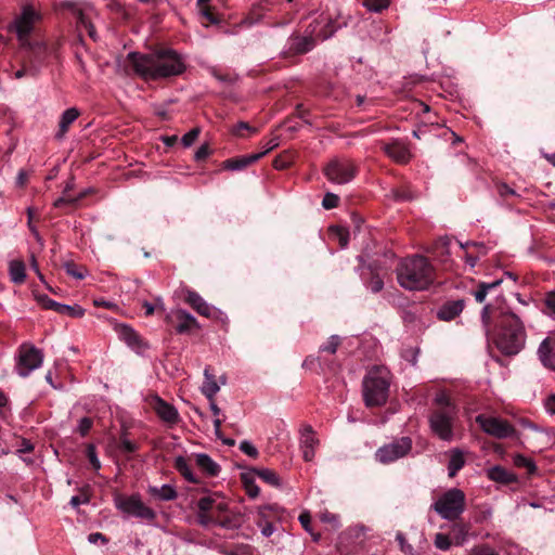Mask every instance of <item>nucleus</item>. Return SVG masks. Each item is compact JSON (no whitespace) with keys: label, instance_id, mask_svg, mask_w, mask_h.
<instances>
[{"label":"nucleus","instance_id":"nucleus-29","mask_svg":"<svg viewBox=\"0 0 555 555\" xmlns=\"http://www.w3.org/2000/svg\"><path fill=\"white\" fill-rule=\"evenodd\" d=\"M149 492L154 498L163 501H171L177 498V491L169 485H163L162 487H150Z\"/></svg>","mask_w":555,"mask_h":555},{"label":"nucleus","instance_id":"nucleus-13","mask_svg":"<svg viewBox=\"0 0 555 555\" xmlns=\"http://www.w3.org/2000/svg\"><path fill=\"white\" fill-rule=\"evenodd\" d=\"M67 7L77 17L78 24L87 29L89 36L93 40H96L95 29L91 21L92 14H95L93 5L91 3L83 2L81 4L68 3Z\"/></svg>","mask_w":555,"mask_h":555},{"label":"nucleus","instance_id":"nucleus-41","mask_svg":"<svg viewBox=\"0 0 555 555\" xmlns=\"http://www.w3.org/2000/svg\"><path fill=\"white\" fill-rule=\"evenodd\" d=\"M364 5L372 12H380L388 8L389 0H364Z\"/></svg>","mask_w":555,"mask_h":555},{"label":"nucleus","instance_id":"nucleus-35","mask_svg":"<svg viewBox=\"0 0 555 555\" xmlns=\"http://www.w3.org/2000/svg\"><path fill=\"white\" fill-rule=\"evenodd\" d=\"M254 473L260 478L262 479L264 482L271 485V486H274V487H279L280 486V478L279 476L276 475L275 472L271 470V469H268V468H262V469H255Z\"/></svg>","mask_w":555,"mask_h":555},{"label":"nucleus","instance_id":"nucleus-51","mask_svg":"<svg viewBox=\"0 0 555 555\" xmlns=\"http://www.w3.org/2000/svg\"><path fill=\"white\" fill-rule=\"evenodd\" d=\"M339 344H340L339 337L337 335H333L330 337L328 341L321 347V350L327 351L330 353H335Z\"/></svg>","mask_w":555,"mask_h":555},{"label":"nucleus","instance_id":"nucleus-3","mask_svg":"<svg viewBox=\"0 0 555 555\" xmlns=\"http://www.w3.org/2000/svg\"><path fill=\"white\" fill-rule=\"evenodd\" d=\"M525 340L526 334L519 318L514 313L503 314L494 337L498 349L506 356H514L522 349Z\"/></svg>","mask_w":555,"mask_h":555},{"label":"nucleus","instance_id":"nucleus-39","mask_svg":"<svg viewBox=\"0 0 555 555\" xmlns=\"http://www.w3.org/2000/svg\"><path fill=\"white\" fill-rule=\"evenodd\" d=\"M435 546L440 551H448L452 545V540L448 534L436 533L434 539Z\"/></svg>","mask_w":555,"mask_h":555},{"label":"nucleus","instance_id":"nucleus-19","mask_svg":"<svg viewBox=\"0 0 555 555\" xmlns=\"http://www.w3.org/2000/svg\"><path fill=\"white\" fill-rule=\"evenodd\" d=\"M465 302L463 299L444 302L438 310L437 317L442 321H452L463 311Z\"/></svg>","mask_w":555,"mask_h":555},{"label":"nucleus","instance_id":"nucleus-62","mask_svg":"<svg viewBox=\"0 0 555 555\" xmlns=\"http://www.w3.org/2000/svg\"><path fill=\"white\" fill-rule=\"evenodd\" d=\"M209 153H210L209 146L207 144H203L195 152V155H194L195 160H197V162L204 160L205 158H207Z\"/></svg>","mask_w":555,"mask_h":555},{"label":"nucleus","instance_id":"nucleus-45","mask_svg":"<svg viewBox=\"0 0 555 555\" xmlns=\"http://www.w3.org/2000/svg\"><path fill=\"white\" fill-rule=\"evenodd\" d=\"M217 525L225 529H233L240 526V519L236 516H224L217 519Z\"/></svg>","mask_w":555,"mask_h":555},{"label":"nucleus","instance_id":"nucleus-23","mask_svg":"<svg viewBox=\"0 0 555 555\" xmlns=\"http://www.w3.org/2000/svg\"><path fill=\"white\" fill-rule=\"evenodd\" d=\"M261 157L262 154H251L238 158H230L223 163V167L229 170H242L253 163L259 160Z\"/></svg>","mask_w":555,"mask_h":555},{"label":"nucleus","instance_id":"nucleus-8","mask_svg":"<svg viewBox=\"0 0 555 555\" xmlns=\"http://www.w3.org/2000/svg\"><path fill=\"white\" fill-rule=\"evenodd\" d=\"M42 352L33 345H22L18 351V359L15 366L21 377H27L33 371L42 364Z\"/></svg>","mask_w":555,"mask_h":555},{"label":"nucleus","instance_id":"nucleus-4","mask_svg":"<svg viewBox=\"0 0 555 555\" xmlns=\"http://www.w3.org/2000/svg\"><path fill=\"white\" fill-rule=\"evenodd\" d=\"M363 398L369 408L380 406L388 399L390 373L386 367L372 369L363 379Z\"/></svg>","mask_w":555,"mask_h":555},{"label":"nucleus","instance_id":"nucleus-49","mask_svg":"<svg viewBox=\"0 0 555 555\" xmlns=\"http://www.w3.org/2000/svg\"><path fill=\"white\" fill-rule=\"evenodd\" d=\"M339 197L334 193H326L322 201V206L325 209H332L338 206Z\"/></svg>","mask_w":555,"mask_h":555},{"label":"nucleus","instance_id":"nucleus-11","mask_svg":"<svg viewBox=\"0 0 555 555\" xmlns=\"http://www.w3.org/2000/svg\"><path fill=\"white\" fill-rule=\"evenodd\" d=\"M412 449V440L409 437H401L390 443L380 447L376 453V460L383 464L395 462L405 456Z\"/></svg>","mask_w":555,"mask_h":555},{"label":"nucleus","instance_id":"nucleus-5","mask_svg":"<svg viewBox=\"0 0 555 555\" xmlns=\"http://www.w3.org/2000/svg\"><path fill=\"white\" fill-rule=\"evenodd\" d=\"M465 506V493L461 489L452 488L437 499L433 508L442 519L455 521L464 513Z\"/></svg>","mask_w":555,"mask_h":555},{"label":"nucleus","instance_id":"nucleus-26","mask_svg":"<svg viewBox=\"0 0 555 555\" xmlns=\"http://www.w3.org/2000/svg\"><path fill=\"white\" fill-rule=\"evenodd\" d=\"M195 461L197 466L209 476H217L220 472V466L205 453L196 454Z\"/></svg>","mask_w":555,"mask_h":555},{"label":"nucleus","instance_id":"nucleus-28","mask_svg":"<svg viewBox=\"0 0 555 555\" xmlns=\"http://www.w3.org/2000/svg\"><path fill=\"white\" fill-rule=\"evenodd\" d=\"M488 477L491 480L501 482V483H509V482L514 481V479H515V476L512 473H509L508 470H506L505 468H503L501 466L491 467L488 470Z\"/></svg>","mask_w":555,"mask_h":555},{"label":"nucleus","instance_id":"nucleus-40","mask_svg":"<svg viewBox=\"0 0 555 555\" xmlns=\"http://www.w3.org/2000/svg\"><path fill=\"white\" fill-rule=\"evenodd\" d=\"M299 521L301 524V526L305 528L306 531H308L311 535H312V539L313 541H319L321 535L319 533H313L312 532V529H311V526H310V522H311V516L308 512H304L300 514L299 516Z\"/></svg>","mask_w":555,"mask_h":555},{"label":"nucleus","instance_id":"nucleus-53","mask_svg":"<svg viewBox=\"0 0 555 555\" xmlns=\"http://www.w3.org/2000/svg\"><path fill=\"white\" fill-rule=\"evenodd\" d=\"M198 134H199V129L198 128H193L192 130H190L188 133H185L182 137V139H181L182 144L185 147L191 146L196 141Z\"/></svg>","mask_w":555,"mask_h":555},{"label":"nucleus","instance_id":"nucleus-43","mask_svg":"<svg viewBox=\"0 0 555 555\" xmlns=\"http://www.w3.org/2000/svg\"><path fill=\"white\" fill-rule=\"evenodd\" d=\"M435 403L437 405L436 410H447V408H455L446 392L437 393L435 398Z\"/></svg>","mask_w":555,"mask_h":555},{"label":"nucleus","instance_id":"nucleus-22","mask_svg":"<svg viewBox=\"0 0 555 555\" xmlns=\"http://www.w3.org/2000/svg\"><path fill=\"white\" fill-rule=\"evenodd\" d=\"M185 301L201 315L210 317L211 307L194 291H188Z\"/></svg>","mask_w":555,"mask_h":555},{"label":"nucleus","instance_id":"nucleus-42","mask_svg":"<svg viewBox=\"0 0 555 555\" xmlns=\"http://www.w3.org/2000/svg\"><path fill=\"white\" fill-rule=\"evenodd\" d=\"M88 193V191H83L81 192L78 196H69V195H63L62 197L57 198L55 202H54V206L60 208L62 207L63 205L65 204H76L79 199H81L83 196H86V194Z\"/></svg>","mask_w":555,"mask_h":555},{"label":"nucleus","instance_id":"nucleus-54","mask_svg":"<svg viewBox=\"0 0 555 555\" xmlns=\"http://www.w3.org/2000/svg\"><path fill=\"white\" fill-rule=\"evenodd\" d=\"M215 502L216 501L209 496L202 498L197 503L198 512L209 513L214 509Z\"/></svg>","mask_w":555,"mask_h":555},{"label":"nucleus","instance_id":"nucleus-21","mask_svg":"<svg viewBox=\"0 0 555 555\" xmlns=\"http://www.w3.org/2000/svg\"><path fill=\"white\" fill-rule=\"evenodd\" d=\"M314 39L312 37L293 36L288 40V49L294 54H304L312 50Z\"/></svg>","mask_w":555,"mask_h":555},{"label":"nucleus","instance_id":"nucleus-61","mask_svg":"<svg viewBox=\"0 0 555 555\" xmlns=\"http://www.w3.org/2000/svg\"><path fill=\"white\" fill-rule=\"evenodd\" d=\"M544 301L550 314L555 315V291L547 293Z\"/></svg>","mask_w":555,"mask_h":555},{"label":"nucleus","instance_id":"nucleus-24","mask_svg":"<svg viewBox=\"0 0 555 555\" xmlns=\"http://www.w3.org/2000/svg\"><path fill=\"white\" fill-rule=\"evenodd\" d=\"M201 390L208 400H212L220 390V386L218 385L216 377L210 373L209 367L204 370V383Z\"/></svg>","mask_w":555,"mask_h":555},{"label":"nucleus","instance_id":"nucleus-37","mask_svg":"<svg viewBox=\"0 0 555 555\" xmlns=\"http://www.w3.org/2000/svg\"><path fill=\"white\" fill-rule=\"evenodd\" d=\"M59 313L67 314L73 318H81L85 315V309H82L78 305L68 306V305H60Z\"/></svg>","mask_w":555,"mask_h":555},{"label":"nucleus","instance_id":"nucleus-18","mask_svg":"<svg viewBox=\"0 0 555 555\" xmlns=\"http://www.w3.org/2000/svg\"><path fill=\"white\" fill-rule=\"evenodd\" d=\"M383 150L389 158L398 164L409 163L412 156L408 146L400 141H393L389 144H385Z\"/></svg>","mask_w":555,"mask_h":555},{"label":"nucleus","instance_id":"nucleus-44","mask_svg":"<svg viewBox=\"0 0 555 555\" xmlns=\"http://www.w3.org/2000/svg\"><path fill=\"white\" fill-rule=\"evenodd\" d=\"M467 555H499V553L490 545L481 544L470 548Z\"/></svg>","mask_w":555,"mask_h":555},{"label":"nucleus","instance_id":"nucleus-58","mask_svg":"<svg viewBox=\"0 0 555 555\" xmlns=\"http://www.w3.org/2000/svg\"><path fill=\"white\" fill-rule=\"evenodd\" d=\"M197 521L201 526L207 527L210 524L217 525V519H215L209 513L198 512L197 513Z\"/></svg>","mask_w":555,"mask_h":555},{"label":"nucleus","instance_id":"nucleus-64","mask_svg":"<svg viewBox=\"0 0 555 555\" xmlns=\"http://www.w3.org/2000/svg\"><path fill=\"white\" fill-rule=\"evenodd\" d=\"M544 406L548 413L555 414V393L546 398Z\"/></svg>","mask_w":555,"mask_h":555},{"label":"nucleus","instance_id":"nucleus-16","mask_svg":"<svg viewBox=\"0 0 555 555\" xmlns=\"http://www.w3.org/2000/svg\"><path fill=\"white\" fill-rule=\"evenodd\" d=\"M151 406L163 422L169 425L178 423L179 413L177 409L168 402L164 401L160 397L154 396L151 399Z\"/></svg>","mask_w":555,"mask_h":555},{"label":"nucleus","instance_id":"nucleus-57","mask_svg":"<svg viewBox=\"0 0 555 555\" xmlns=\"http://www.w3.org/2000/svg\"><path fill=\"white\" fill-rule=\"evenodd\" d=\"M320 518L323 522L331 524L333 526V528L339 527V518L335 514H332L330 512H324L321 514Z\"/></svg>","mask_w":555,"mask_h":555},{"label":"nucleus","instance_id":"nucleus-36","mask_svg":"<svg viewBox=\"0 0 555 555\" xmlns=\"http://www.w3.org/2000/svg\"><path fill=\"white\" fill-rule=\"evenodd\" d=\"M120 335L122 339L131 347L139 345L140 337L138 334L129 326H122L120 330Z\"/></svg>","mask_w":555,"mask_h":555},{"label":"nucleus","instance_id":"nucleus-32","mask_svg":"<svg viewBox=\"0 0 555 555\" xmlns=\"http://www.w3.org/2000/svg\"><path fill=\"white\" fill-rule=\"evenodd\" d=\"M43 57L41 54L29 55V57L24 61V65L27 68L28 77H37L40 73L41 63L43 62Z\"/></svg>","mask_w":555,"mask_h":555},{"label":"nucleus","instance_id":"nucleus-31","mask_svg":"<svg viewBox=\"0 0 555 555\" xmlns=\"http://www.w3.org/2000/svg\"><path fill=\"white\" fill-rule=\"evenodd\" d=\"M176 469L190 482L197 483L198 479L194 476L188 461L183 456H178L175 460Z\"/></svg>","mask_w":555,"mask_h":555},{"label":"nucleus","instance_id":"nucleus-6","mask_svg":"<svg viewBox=\"0 0 555 555\" xmlns=\"http://www.w3.org/2000/svg\"><path fill=\"white\" fill-rule=\"evenodd\" d=\"M358 168L353 160L345 157L332 159L324 168L325 177L333 183H349L357 175Z\"/></svg>","mask_w":555,"mask_h":555},{"label":"nucleus","instance_id":"nucleus-50","mask_svg":"<svg viewBox=\"0 0 555 555\" xmlns=\"http://www.w3.org/2000/svg\"><path fill=\"white\" fill-rule=\"evenodd\" d=\"M240 450L250 457L255 459L258 456L257 448L248 440H243L240 443Z\"/></svg>","mask_w":555,"mask_h":555},{"label":"nucleus","instance_id":"nucleus-52","mask_svg":"<svg viewBox=\"0 0 555 555\" xmlns=\"http://www.w3.org/2000/svg\"><path fill=\"white\" fill-rule=\"evenodd\" d=\"M64 268L67 274L72 275L77 280H82L85 278L83 272L74 262H65Z\"/></svg>","mask_w":555,"mask_h":555},{"label":"nucleus","instance_id":"nucleus-12","mask_svg":"<svg viewBox=\"0 0 555 555\" xmlns=\"http://www.w3.org/2000/svg\"><path fill=\"white\" fill-rule=\"evenodd\" d=\"M116 506L122 513L152 520L155 518V512L146 506L138 496H130L126 499H120Z\"/></svg>","mask_w":555,"mask_h":555},{"label":"nucleus","instance_id":"nucleus-59","mask_svg":"<svg viewBox=\"0 0 555 555\" xmlns=\"http://www.w3.org/2000/svg\"><path fill=\"white\" fill-rule=\"evenodd\" d=\"M120 449L126 453H133L137 451L138 446L122 436L120 439Z\"/></svg>","mask_w":555,"mask_h":555},{"label":"nucleus","instance_id":"nucleus-33","mask_svg":"<svg viewBox=\"0 0 555 555\" xmlns=\"http://www.w3.org/2000/svg\"><path fill=\"white\" fill-rule=\"evenodd\" d=\"M502 283V280H495L491 283H480L478 285V288L474 292V297L476 299V301L478 302H483L486 297H487V294L493 289H495L498 286H500Z\"/></svg>","mask_w":555,"mask_h":555},{"label":"nucleus","instance_id":"nucleus-48","mask_svg":"<svg viewBox=\"0 0 555 555\" xmlns=\"http://www.w3.org/2000/svg\"><path fill=\"white\" fill-rule=\"evenodd\" d=\"M244 487L249 498L256 499L259 495L260 489L255 481L244 477Z\"/></svg>","mask_w":555,"mask_h":555},{"label":"nucleus","instance_id":"nucleus-63","mask_svg":"<svg viewBox=\"0 0 555 555\" xmlns=\"http://www.w3.org/2000/svg\"><path fill=\"white\" fill-rule=\"evenodd\" d=\"M383 286H384V282L378 276H373L369 283V288L373 293H378L379 291L383 289Z\"/></svg>","mask_w":555,"mask_h":555},{"label":"nucleus","instance_id":"nucleus-46","mask_svg":"<svg viewBox=\"0 0 555 555\" xmlns=\"http://www.w3.org/2000/svg\"><path fill=\"white\" fill-rule=\"evenodd\" d=\"M396 540L399 543L400 551L406 555H413L414 548L406 542L404 534L400 531L396 534Z\"/></svg>","mask_w":555,"mask_h":555},{"label":"nucleus","instance_id":"nucleus-9","mask_svg":"<svg viewBox=\"0 0 555 555\" xmlns=\"http://www.w3.org/2000/svg\"><path fill=\"white\" fill-rule=\"evenodd\" d=\"M456 415L455 408L447 410H435L429 418L431 430L442 440H451L453 437L452 426Z\"/></svg>","mask_w":555,"mask_h":555},{"label":"nucleus","instance_id":"nucleus-7","mask_svg":"<svg viewBox=\"0 0 555 555\" xmlns=\"http://www.w3.org/2000/svg\"><path fill=\"white\" fill-rule=\"evenodd\" d=\"M39 20L40 14L30 5H25L22 13L15 17L11 29L16 33L22 47L31 46L29 35Z\"/></svg>","mask_w":555,"mask_h":555},{"label":"nucleus","instance_id":"nucleus-38","mask_svg":"<svg viewBox=\"0 0 555 555\" xmlns=\"http://www.w3.org/2000/svg\"><path fill=\"white\" fill-rule=\"evenodd\" d=\"M332 235L339 242L341 247H346L349 242V232L341 227H331Z\"/></svg>","mask_w":555,"mask_h":555},{"label":"nucleus","instance_id":"nucleus-25","mask_svg":"<svg viewBox=\"0 0 555 555\" xmlns=\"http://www.w3.org/2000/svg\"><path fill=\"white\" fill-rule=\"evenodd\" d=\"M79 111L75 107L67 108L61 116L59 124L57 139H62L67 132L69 126L78 118Z\"/></svg>","mask_w":555,"mask_h":555},{"label":"nucleus","instance_id":"nucleus-34","mask_svg":"<svg viewBox=\"0 0 555 555\" xmlns=\"http://www.w3.org/2000/svg\"><path fill=\"white\" fill-rule=\"evenodd\" d=\"M464 463L465 461L463 453L459 450L452 451L448 465L449 476L454 477L456 473L464 466Z\"/></svg>","mask_w":555,"mask_h":555},{"label":"nucleus","instance_id":"nucleus-15","mask_svg":"<svg viewBox=\"0 0 555 555\" xmlns=\"http://www.w3.org/2000/svg\"><path fill=\"white\" fill-rule=\"evenodd\" d=\"M165 320L168 323L177 322L176 331L179 334H184L190 332L192 328L199 327L197 320L191 313L183 309L170 311L169 313H167Z\"/></svg>","mask_w":555,"mask_h":555},{"label":"nucleus","instance_id":"nucleus-27","mask_svg":"<svg viewBox=\"0 0 555 555\" xmlns=\"http://www.w3.org/2000/svg\"><path fill=\"white\" fill-rule=\"evenodd\" d=\"M470 526L464 522H454L451 526V531L453 533V543L455 545H463L466 543L469 534Z\"/></svg>","mask_w":555,"mask_h":555},{"label":"nucleus","instance_id":"nucleus-60","mask_svg":"<svg viewBox=\"0 0 555 555\" xmlns=\"http://www.w3.org/2000/svg\"><path fill=\"white\" fill-rule=\"evenodd\" d=\"M91 427H92V421H91V418H89V417H82V418L79 421V424H78V430H79V433H80L82 436L87 435Z\"/></svg>","mask_w":555,"mask_h":555},{"label":"nucleus","instance_id":"nucleus-20","mask_svg":"<svg viewBox=\"0 0 555 555\" xmlns=\"http://www.w3.org/2000/svg\"><path fill=\"white\" fill-rule=\"evenodd\" d=\"M538 354L545 367L555 370V339L545 338L539 347Z\"/></svg>","mask_w":555,"mask_h":555},{"label":"nucleus","instance_id":"nucleus-17","mask_svg":"<svg viewBox=\"0 0 555 555\" xmlns=\"http://www.w3.org/2000/svg\"><path fill=\"white\" fill-rule=\"evenodd\" d=\"M319 440L310 425H305L300 431V449L305 461L310 462L315 455V448Z\"/></svg>","mask_w":555,"mask_h":555},{"label":"nucleus","instance_id":"nucleus-10","mask_svg":"<svg viewBox=\"0 0 555 555\" xmlns=\"http://www.w3.org/2000/svg\"><path fill=\"white\" fill-rule=\"evenodd\" d=\"M476 422L486 434L496 439L511 438L516 435V429L501 417L480 414L476 417Z\"/></svg>","mask_w":555,"mask_h":555},{"label":"nucleus","instance_id":"nucleus-14","mask_svg":"<svg viewBox=\"0 0 555 555\" xmlns=\"http://www.w3.org/2000/svg\"><path fill=\"white\" fill-rule=\"evenodd\" d=\"M67 7L77 17L78 24L87 29L89 36L93 40H96L95 29L91 21L92 14H95L93 5L91 3L83 2L81 4L68 3Z\"/></svg>","mask_w":555,"mask_h":555},{"label":"nucleus","instance_id":"nucleus-55","mask_svg":"<svg viewBox=\"0 0 555 555\" xmlns=\"http://www.w3.org/2000/svg\"><path fill=\"white\" fill-rule=\"evenodd\" d=\"M38 301L46 308V309H51V310H54L56 312H59V309H60V302H56L54 300H52L51 298H49L47 295H40L38 296Z\"/></svg>","mask_w":555,"mask_h":555},{"label":"nucleus","instance_id":"nucleus-30","mask_svg":"<svg viewBox=\"0 0 555 555\" xmlns=\"http://www.w3.org/2000/svg\"><path fill=\"white\" fill-rule=\"evenodd\" d=\"M9 272L12 282L21 284L25 281V263L22 260H12L9 264Z\"/></svg>","mask_w":555,"mask_h":555},{"label":"nucleus","instance_id":"nucleus-56","mask_svg":"<svg viewBox=\"0 0 555 555\" xmlns=\"http://www.w3.org/2000/svg\"><path fill=\"white\" fill-rule=\"evenodd\" d=\"M87 456L89 459V462L90 464L92 465V467L98 470L101 468V462L100 460L98 459V455L95 453V448L93 446H89L87 448Z\"/></svg>","mask_w":555,"mask_h":555},{"label":"nucleus","instance_id":"nucleus-2","mask_svg":"<svg viewBox=\"0 0 555 555\" xmlns=\"http://www.w3.org/2000/svg\"><path fill=\"white\" fill-rule=\"evenodd\" d=\"M397 280L408 291H423L434 283V267L423 256L415 255L400 261Z\"/></svg>","mask_w":555,"mask_h":555},{"label":"nucleus","instance_id":"nucleus-47","mask_svg":"<svg viewBox=\"0 0 555 555\" xmlns=\"http://www.w3.org/2000/svg\"><path fill=\"white\" fill-rule=\"evenodd\" d=\"M24 48L30 51V55L41 54L43 59L46 56L47 46L42 41H31V46H26Z\"/></svg>","mask_w":555,"mask_h":555},{"label":"nucleus","instance_id":"nucleus-1","mask_svg":"<svg viewBox=\"0 0 555 555\" xmlns=\"http://www.w3.org/2000/svg\"><path fill=\"white\" fill-rule=\"evenodd\" d=\"M134 72L146 79L178 76L185 69L182 57L173 50H158L150 54L129 53Z\"/></svg>","mask_w":555,"mask_h":555}]
</instances>
